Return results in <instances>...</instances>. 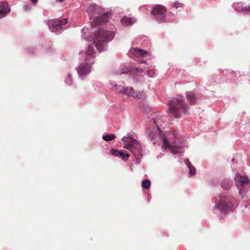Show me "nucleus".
<instances>
[{"label": "nucleus", "mask_w": 250, "mask_h": 250, "mask_svg": "<svg viewBox=\"0 0 250 250\" xmlns=\"http://www.w3.org/2000/svg\"><path fill=\"white\" fill-rule=\"evenodd\" d=\"M122 141L124 144V147L128 149L132 153L136 159V163H140L143 155L140 143L130 136L124 137L122 138Z\"/></svg>", "instance_id": "nucleus-6"}, {"label": "nucleus", "mask_w": 250, "mask_h": 250, "mask_svg": "<svg viewBox=\"0 0 250 250\" xmlns=\"http://www.w3.org/2000/svg\"><path fill=\"white\" fill-rule=\"evenodd\" d=\"M138 40H139V39H136L135 41H134L132 42L133 45L138 44Z\"/></svg>", "instance_id": "nucleus-32"}, {"label": "nucleus", "mask_w": 250, "mask_h": 250, "mask_svg": "<svg viewBox=\"0 0 250 250\" xmlns=\"http://www.w3.org/2000/svg\"><path fill=\"white\" fill-rule=\"evenodd\" d=\"M117 92L127 95L129 97L132 96L134 98H143V95L141 93H135L133 88L131 87H124L121 85H117L115 88Z\"/></svg>", "instance_id": "nucleus-10"}, {"label": "nucleus", "mask_w": 250, "mask_h": 250, "mask_svg": "<svg viewBox=\"0 0 250 250\" xmlns=\"http://www.w3.org/2000/svg\"><path fill=\"white\" fill-rule=\"evenodd\" d=\"M103 139L106 142L112 141L116 138V135L114 134H108L103 135Z\"/></svg>", "instance_id": "nucleus-20"}, {"label": "nucleus", "mask_w": 250, "mask_h": 250, "mask_svg": "<svg viewBox=\"0 0 250 250\" xmlns=\"http://www.w3.org/2000/svg\"><path fill=\"white\" fill-rule=\"evenodd\" d=\"M85 12L89 16L96 14L101 15L96 18L91 23L90 31L89 32L87 27H84L81 30L82 38L85 41L91 42L94 40L96 35L99 30H102L114 34L112 31L104 29L109 25V18L111 16V13L105 12V10L100 5L92 3L89 4L85 10Z\"/></svg>", "instance_id": "nucleus-2"}, {"label": "nucleus", "mask_w": 250, "mask_h": 250, "mask_svg": "<svg viewBox=\"0 0 250 250\" xmlns=\"http://www.w3.org/2000/svg\"><path fill=\"white\" fill-rule=\"evenodd\" d=\"M136 22V19L134 18H130L127 17H124L121 20L122 24L125 26H128L132 25Z\"/></svg>", "instance_id": "nucleus-14"}, {"label": "nucleus", "mask_w": 250, "mask_h": 250, "mask_svg": "<svg viewBox=\"0 0 250 250\" xmlns=\"http://www.w3.org/2000/svg\"><path fill=\"white\" fill-rule=\"evenodd\" d=\"M124 152L125 151L123 150H119L113 148L111 149V153L113 156L120 157L122 160L125 161Z\"/></svg>", "instance_id": "nucleus-15"}, {"label": "nucleus", "mask_w": 250, "mask_h": 250, "mask_svg": "<svg viewBox=\"0 0 250 250\" xmlns=\"http://www.w3.org/2000/svg\"><path fill=\"white\" fill-rule=\"evenodd\" d=\"M73 82V78L71 74H68L67 75L66 78L65 79V83L68 85H71Z\"/></svg>", "instance_id": "nucleus-22"}, {"label": "nucleus", "mask_w": 250, "mask_h": 250, "mask_svg": "<svg viewBox=\"0 0 250 250\" xmlns=\"http://www.w3.org/2000/svg\"><path fill=\"white\" fill-rule=\"evenodd\" d=\"M157 128H158V129L159 131H160V128H159L158 126H157Z\"/></svg>", "instance_id": "nucleus-37"}, {"label": "nucleus", "mask_w": 250, "mask_h": 250, "mask_svg": "<svg viewBox=\"0 0 250 250\" xmlns=\"http://www.w3.org/2000/svg\"><path fill=\"white\" fill-rule=\"evenodd\" d=\"M23 10L24 11H30L32 10V8L30 5L26 4V5H24L23 6Z\"/></svg>", "instance_id": "nucleus-26"}, {"label": "nucleus", "mask_w": 250, "mask_h": 250, "mask_svg": "<svg viewBox=\"0 0 250 250\" xmlns=\"http://www.w3.org/2000/svg\"><path fill=\"white\" fill-rule=\"evenodd\" d=\"M137 62L138 63L141 64V63H145L146 64V61L145 60H143L142 59H139L137 61Z\"/></svg>", "instance_id": "nucleus-30"}, {"label": "nucleus", "mask_w": 250, "mask_h": 250, "mask_svg": "<svg viewBox=\"0 0 250 250\" xmlns=\"http://www.w3.org/2000/svg\"><path fill=\"white\" fill-rule=\"evenodd\" d=\"M235 185L241 197L248 198L250 195V180L246 176L237 173L234 178Z\"/></svg>", "instance_id": "nucleus-8"}, {"label": "nucleus", "mask_w": 250, "mask_h": 250, "mask_svg": "<svg viewBox=\"0 0 250 250\" xmlns=\"http://www.w3.org/2000/svg\"><path fill=\"white\" fill-rule=\"evenodd\" d=\"M141 109L143 110V112H145L146 114H149L150 113L151 109L150 106L148 105L143 104V105H141Z\"/></svg>", "instance_id": "nucleus-21"}, {"label": "nucleus", "mask_w": 250, "mask_h": 250, "mask_svg": "<svg viewBox=\"0 0 250 250\" xmlns=\"http://www.w3.org/2000/svg\"><path fill=\"white\" fill-rule=\"evenodd\" d=\"M30 1L33 6H35L37 4L38 0H30Z\"/></svg>", "instance_id": "nucleus-29"}, {"label": "nucleus", "mask_w": 250, "mask_h": 250, "mask_svg": "<svg viewBox=\"0 0 250 250\" xmlns=\"http://www.w3.org/2000/svg\"><path fill=\"white\" fill-rule=\"evenodd\" d=\"M181 3L179 2H175L173 4V7L175 8H178L181 6Z\"/></svg>", "instance_id": "nucleus-28"}, {"label": "nucleus", "mask_w": 250, "mask_h": 250, "mask_svg": "<svg viewBox=\"0 0 250 250\" xmlns=\"http://www.w3.org/2000/svg\"><path fill=\"white\" fill-rule=\"evenodd\" d=\"M126 157V158H125V161L127 159V158L129 157V153L126 152L125 153V157Z\"/></svg>", "instance_id": "nucleus-33"}, {"label": "nucleus", "mask_w": 250, "mask_h": 250, "mask_svg": "<svg viewBox=\"0 0 250 250\" xmlns=\"http://www.w3.org/2000/svg\"><path fill=\"white\" fill-rule=\"evenodd\" d=\"M186 97L190 104H193L196 103L197 99L194 93L191 92H187L186 93Z\"/></svg>", "instance_id": "nucleus-18"}, {"label": "nucleus", "mask_w": 250, "mask_h": 250, "mask_svg": "<svg viewBox=\"0 0 250 250\" xmlns=\"http://www.w3.org/2000/svg\"><path fill=\"white\" fill-rule=\"evenodd\" d=\"M238 205L236 198L229 195L221 194L218 200L215 203L214 208L220 212L222 217L230 212H233Z\"/></svg>", "instance_id": "nucleus-4"}, {"label": "nucleus", "mask_w": 250, "mask_h": 250, "mask_svg": "<svg viewBox=\"0 0 250 250\" xmlns=\"http://www.w3.org/2000/svg\"><path fill=\"white\" fill-rule=\"evenodd\" d=\"M244 6V3L243 2H238L236 3H233L232 4V7L233 9L235 11L240 12H241Z\"/></svg>", "instance_id": "nucleus-19"}, {"label": "nucleus", "mask_w": 250, "mask_h": 250, "mask_svg": "<svg viewBox=\"0 0 250 250\" xmlns=\"http://www.w3.org/2000/svg\"><path fill=\"white\" fill-rule=\"evenodd\" d=\"M150 186V181L149 180H144L142 182V186L144 189H148Z\"/></svg>", "instance_id": "nucleus-23"}, {"label": "nucleus", "mask_w": 250, "mask_h": 250, "mask_svg": "<svg viewBox=\"0 0 250 250\" xmlns=\"http://www.w3.org/2000/svg\"><path fill=\"white\" fill-rule=\"evenodd\" d=\"M129 55H132L137 58H146L149 57L150 54L146 51H145L137 47H133L129 50Z\"/></svg>", "instance_id": "nucleus-11"}, {"label": "nucleus", "mask_w": 250, "mask_h": 250, "mask_svg": "<svg viewBox=\"0 0 250 250\" xmlns=\"http://www.w3.org/2000/svg\"><path fill=\"white\" fill-rule=\"evenodd\" d=\"M184 101V96L178 95L169 101L168 105L170 112L175 118H180L189 114L188 107Z\"/></svg>", "instance_id": "nucleus-5"}, {"label": "nucleus", "mask_w": 250, "mask_h": 250, "mask_svg": "<svg viewBox=\"0 0 250 250\" xmlns=\"http://www.w3.org/2000/svg\"><path fill=\"white\" fill-rule=\"evenodd\" d=\"M95 37L94 40H92L93 42V43L89 44L85 52L83 53V55H85V61L89 62L90 64L87 62H83L80 63L76 68L79 76L82 79H84L91 71V65L94 62L93 59L96 57L97 54L95 47L96 48L99 52L106 50L107 43L113 39L114 34L112 33L99 30Z\"/></svg>", "instance_id": "nucleus-1"}, {"label": "nucleus", "mask_w": 250, "mask_h": 250, "mask_svg": "<svg viewBox=\"0 0 250 250\" xmlns=\"http://www.w3.org/2000/svg\"><path fill=\"white\" fill-rule=\"evenodd\" d=\"M67 22V18L57 19L48 21V26L52 32L59 35L66 28V24Z\"/></svg>", "instance_id": "nucleus-9"}, {"label": "nucleus", "mask_w": 250, "mask_h": 250, "mask_svg": "<svg viewBox=\"0 0 250 250\" xmlns=\"http://www.w3.org/2000/svg\"><path fill=\"white\" fill-rule=\"evenodd\" d=\"M64 0H55L56 2H62Z\"/></svg>", "instance_id": "nucleus-34"}, {"label": "nucleus", "mask_w": 250, "mask_h": 250, "mask_svg": "<svg viewBox=\"0 0 250 250\" xmlns=\"http://www.w3.org/2000/svg\"><path fill=\"white\" fill-rule=\"evenodd\" d=\"M110 84L113 87H114L115 88L117 86L118 84H116L115 82H110Z\"/></svg>", "instance_id": "nucleus-31"}, {"label": "nucleus", "mask_w": 250, "mask_h": 250, "mask_svg": "<svg viewBox=\"0 0 250 250\" xmlns=\"http://www.w3.org/2000/svg\"><path fill=\"white\" fill-rule=\"evenodd\" d=\"M10 11L8 3L6 1L0 2V19L3 18Z\"/></svg>", "instance_id": "nucleus-13"}, {"label": "nucleus", "mask_w": 250, "mask_h": 250, "mask_svg": "<svg viewBox=\"0 0 250 250\" xmlns=\"http://www.w3.org/2000/svg\"><path fill=\"white\" fill-rule=\"evenodd\" d=\"M149 77L152 78L155 76L154 69L150 70L146 74Z\"/></svg>", "instance_id": "nucleus-25"}, {"label": "nucleus", "mask_w": 250, "mask_h": 250, "mask_svg": "<svg viewBox=\"0 0 250 250\" xmlns=\"http://www.w3.org/2000/svg\"><path fill=\"white\" fill-rule=\"evenodd\" d=\"M145 7H146V5H145L144 7H141V8L144 9ZM143 10H144V9H143Z\"/></svg>", "instance_id": "nucleus-36"}, {"label": "nucleus", "mask_w": 250, "mask_h": 250, "mask_svg": "<svg viewBox=\"0 0 250 250\" xmlns=\"http://www.w3.org/2000/svg\"><path fill=\"white\" fill-rule=\"evenodd\" d=\"M31 53L33 54L34 53V49L33 48L31 49Z\"/></svg>", "instance_id": "nucleus-35"}, {"label": "nucleus", "mask_w": 250, "mask_h": 250, "mask_svg": "<svg viewBox=\"0 0 250 250\" xmlns=\"http://www.w3.org/2000/svg\"><path fill=\"white\" fill-rule=\"evenodd\" d=\"M241 12H243L244 14H250V6H244Z\"/></svg>", "instance_id": "nucleus-24"}, {"label": "nucleus", "mask_w": 250, "mask_h": 250, "mask_svg": "<svg viewBox=\"0 0 250 250\" xmlns=\"http://www.w3.org/2000/svg\"><path fill=\"white\" fill-rule=\"evenodd\" d=\"M146 69V67H143L139 68L137 67H125L119 70V73L120 74H125L130 73V74H135L144 71Z\"/></svg>", "instance_id": "nucleus-12"}, {"label": "nucleus", "mask_w": 250, "mask_h": 250, "mask_svg": "<svg viewBox=\"0 0 250 250\" xmlns=\"http://www.w3.org/2000/svg\"><path fill=\"white\" fill-rule=\"evenodd\" d=\"M151 15L159 23L172 21L175 19V16L173 14L170 12L167 13L165 7L159 4H156L153 6L151 10Z\"/></svg>", "instance_id": "nucleus-7"}, {"label": "nucleus", "mask_w": 250, "mask_h": 250, "mask_svg": "<svg viewBox=\"0 0 250 250\" xmlns=\"http://www.w3.org/2000/svg\"><path fill=\"white\" fill-rule=\"evenodd\" d=\"M49 49H48V51H47L48 53H49Z\"/></svg>", "instance_id": "nucleus-38"}, {"label": "nucleus", "mask_w": 250, "mask_h": 250, "mask_svg": "<svg viewBox=\"0 0 250 250\" xmlns=\"http://www.w3.org/2000/svg\"><path fill=\"white\" fill-rule=\"evenodd\" d=\"M221 185V187L223 189L225 190H229L232 185V182L230 179H225L222 181Z\"/></svg>", "instance_id": "nucleus-16"}, {"label": "nucleus", "mask_w": 250, "mask_h": 250, "mask_svg": "<svg viewBox=\"0 0 250 250\" xmlns=\"http://www.w3.org/2000/svg\"><path fill=\"white\" fill-rule=\"evenodd\" d=\"M185 163L189 169V174L190 175H194L196 173V169L189 162V159L188 158L186 159L185 160Z\"/></svg>", "instance_id": "nucleus-17"}, {"label": "nucleus", "mask_w": 250, "mask_h": 250, "mask_svg": "<svg viewBox=\"0 0 250 250\" xmlns=\"http://www.w3.org/2000/svg\"><path fill=\"white\" fill-rule=\"evenodd\" d=\"M173 137H167L163 134L159 136V138L163 143L162 148L163 150L169 151L173 154H177L179 156L183 154V149L187 147V143L183 139L177 138L175 134H169Z\"/></svg>", "instance_id": "nucleus-3"}, {"label": "nucleus", "mask_w": 250, "mask_h": 250, "mask_svg": "<svg viewBox=\"0 0 250 250\" xmlns=\"http://www.w3.org/2000/svg\"><path fill=\"white\" fill-rule=\"evenodd\" d=\"M147 137L150 140H154L155 139L154 135L152 134V132H150L149 133L147 132Z\"/></svg>", "instance_id": "nucleus-27"}]
</instances>
